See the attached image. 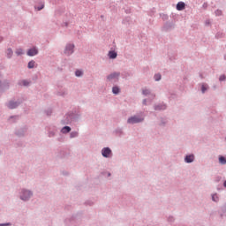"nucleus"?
<instances>
[{"label":"nucleus","mask_w":226,"mask_h":226,"mask_svg":"<svg viewBox=\"0 0 226 226\" xmlns=\"http://www.w3.org/2000/svg\"><path fill=\"white\" fill-rule=\"evenodd\" d=\"M225 79H226L225 75H222V76L219 78V80H220L221 82H222L223 80H225Z\"/></svg>","instance_id":"nucleus-27"},{"label":"nucleus","mask_w":226,"mask_h":226,"mask_svg":"<svg viewBox=\"0 0 226 226\" xmlns=\"http://www.w3.org/2000/svg\"><path fill=\"white\" fill-rule=\"evenodd\" d=\"M27 56H36L38 54V49L36 48H32L30 49H28V51L26 52Z\"/></svg>","instance_id":"nucleus-6"},{"label":"nucleus","mask_w":226,"mask_h":226,"mask_svg":"<svg viewBox=\"0 0 226 226\" xmlns=\"http://www.w3.org/2000/svg\"><path fill=\"white\" fill-rule=\"evenodd\" d=\"M212 200H214V202H218V194H213Z\"/></svg>","instance_id":"nucleus-22"},{"label":"nucleus","mask_w":226,"mask_h":226,"mask_svg":"<svg viewBox=\"0 0 226 226\" xmlns=\"http://www.w3.org/2000/svg\"><path fill=\"white\" fill-rule=\"evenodd\" d=\"M215 15L217 17H220V15H222V11H220V10L215 11Z\"/></svg>","instance_id":"nucleus-26"},{"label":"nucleus","mask_w":226,"mask_h":226,"mask_svg":"<svg viewBox=\"0 0 226 226\" xmlns=\"http://www.w3.org/2000/svg\"><path fill=\"white\" fill-rule=\"evenodd\" d=\"M219 162H220V163H222V165H225V164H226V159H225V157L220 156V157H219Z\"/></svg>","instance_id":"nucleus-19"},{"label":"nucleus","mask_w":226,"mask_h":226,"mask_svg":"<svg viewBox=\"0 0 226 226\" xmlns=\"http://www.w3.org/2000/svg\"><path fill=\"white\" fill-rule=\"evenodd\" d=\"M34 64H36V62L34 60H32L28 63V68H34Z\"/></svg>","instance_id":"nucleus-20"},{"label":"nucleus","mask_w":226,"mask_h":226,"mask_svg":"<svg viewBox=\"0 0 226 226\" xmlns=\"http://www.w3.org/2000/svg\"><path fill=\"white\" fill-rule=\"evenodd\" d=\"M154 79L156 80V81H158V80H161L162 79V75L161 74H155L154 75Z\"/></svg>","instance_id":"nucleus-24"},{"label":"nucleus","mask_w":226,"mask_h":226,"mask_svg":"<svg viewBox=\"0 0 226 226\" xmlns=\"http://www.w3.org/2000/svg\"><path fill=\"white\" fill-rule=\"evenodd\" d=\"M112 93H113L114 94H119V87H113V88H112Z\"/></svg>","instance_id":"nucleus-17"},{"label":"nucleus","mask_w":226,"mask_h":226,"mask_svg":"<svg viewBox=\"0 0 226 226\" xmlns=\"http://www.w3.org/2000/svg\"><path fill=\"white\" fill-rule=\"evenodd\" d=\"M15 54H17L18 56H22L24 55V49H22V48H18L15 50Z\"/></svg>","instance_id":"nucleus-15"},{"label":"nucleus","mask_w":226,"mask_h":226,"mask_svg":"<svg viewBox=\"0 0 226 226\" xmlns=\"http://www.w3.org/2000/svg\"><path fill=\"white\" fill-rule=\"evenodd\" d=\"M20 85H21V86H29V81L24 79V80H22V81L20 82Z\"/></svg>","instance_id":"nucleus-23"},{"label":"nucleus","mask_w":226,"mask_h":226,"mask_svg":"<svg viewBox=\"0 0 226 226\" xmlns=\"http://www.w3.org/2000/svg\"><path fill=\"white\" fill-rule=\"evenodd\" d=\"M142 121H144V117L137 115L129 117L127 123L128 124H137V123H142Z\"/></svg>","instance_id":"nucleus-1"},{"label":"nucleus","mask_w":226,"mask_h":226,"mask_svg":"<svg viewBox=\"0 0 226 226\" xmlns=\"http://www.w3.org/2000/svg\"><path fill=\"white\" fill-rule=\"evenodd\" d=\"M195 160V156L193 154L186 155L185 158V162L186 163H192Z\"/></svg>","instance_id":"nucleus-7"},{"label":"nucleus","mask_w":226,"mask_h":226,"mask_svg":"<svg viewBox=\"0 0 226 226\" xmlns=\"http://www.w3.org/2000/svg\"><path fill=\"white\" fill-rule=\"evenodd\" d=\"M8 109H17V107H19V102H9L7 104Z\"/></svg>","instance_id":"nucleus-8"},{"label":"nucleus","mask_w":226,"mask_h":226,"mask_svg":"<svg viewBox=\"0 0 226 226\" xmlns=\"http://www.w3.org/2000/svg\"><path fill=\"white\" fill-rule=\"evenodd\" d=\"M155 110H165L167 109V106L165 104H160L155 106Z\"/></svg>","instance_id":"nucleus-13"},{"label":"nucleus","mask_w":226,"mask_h":226,"mask_svg":"<svg viewBox=\"0 0 226 226\" xmlns=\"http://www.w3.org/2000/svg\"><path fill=\"white\" fill-rule=\"evenodd\" d=\"M207 89H208L207 84H202V86H201L202 93H206V91H207Z\"/></svg>","instance_id":"nucleus-16"},{"label":"nucleus","mask_w":226,"mask_h":226,"mask_svg":"<svg viewBox=\"0 0 226 226\" xmlns=\"http://www.w3.org/2000/svg\"><path fill=\"white\" fill-rule=\"evenodd\" d=\"M10 225H11V224H10V223L0 224V226H10Z\"/></svg>","instance_id":"nucleus-28"},{"label":"nucleus","mask_w":226,"mask_h":226,"mask_svg":"<svg viewBox=\"0 0 226 226\" xmlns=\"http://www.w3.org/2000/svg\"><path fill=\"white\" fill-rule=\"evenodd\" d=\"M75 75L76 77H82V75H84V72H82V71L78 70L75 72Z\"/></svg>","instance_id":"nucleus-21"},{"label":"nucleus","mask_w":226,"mask_h":226,"mask_svg":"<svg viewBox=\"0 0 226 226\" xmlns=\"http://www.w3.org/2000/svg\"><path fill=\"white\" fill-rule=\"evenodd\" d=\"M33 197V192L31 191H27L26 189H23L21 191L20 199L21 200H27L28 199H31Z\"/></svg>","instance_id":"nucleus-2"},{"label":"nucleus","mask_w":226,"mask_h":226,"mask_svg":"<svg viewBox=\"0 0 226 226\" xmlns=\"http://www.w3.org/2000/svg\"><path fill=\"white\" fill-rule=\"evenodd\" d=\"M73 49H75V45L69 43L65 46L64 54L65 56H72L73 53Z\"/></svg>","instance_id":"nucleus-3"},{"label":"nucleus","mask_w":226,"mask_h":226,"mask_svg":"<svg viewBox=\"0 0 226 226\" xmlns=\"http://www.w3.org/2000/svg\"><path fill=\"white\" fill-rule=\"evenodd\" d=\"M119 72H113L107 77V79L109 80V82H112V80L116 82L117 79H119Z\"/></svg>","instance_id":"nucleus-5"},{"label":"nucleus","mask_w":226,"mask_h":226,"mask_svg":"<svg viewBox=\"0 0 226 226\" xmlns=\"http://www.w3.org/2000/svg\"><path fill=\"white\" fill-rule=\"evenodd\" d=\"M143 105H147V100L145 99V100L143 101Z\"/></svg>","instance_id":"nucleus-29"},{"label":"nucleus","mask_w":226,"mask_h":226,"mask_svg":"<svg viewBox=\"0 0 226 226\" xmlns=\"http://www.w3.org/2000/svg\"><path fill=\"white\" fill-rule=\"evenodd\" d=\"M209 24H210V21H209V20H207V21H206V25H207V26H209Z\"/></svg>","instance_id":"nucleus-30"},{"label":"nucleus","mask_w":226,"mask_h":226,"mask_svg":"<svg viewBox=\"0 0 226 226\" xmlns=\"http://www.w3.org/2000/svg\"><path fill=\"white\" fill-rule=\"evenodd\" d=\"M109 59H116L117 57V53L114 50H110L108 54Z\"/></svg>","instance_id":"nucleus-11"},{"label":"nucleus","mask_w":226,"mask_h":226,"mask_svg":"<svg viewBox=\"0 0 226 226\" xmlns=\"http://www.w3.org/2000/svg\"><path fill=\"white\" fill-rule=\"evenodd\" d=\"M62 133H70V132H72V128L70 126H64L62 130H61Z\"/></svg>","instance_id":"nucleus-14"},{"label":"nucleus","mask_w":226,"mask_h":226,"mask_svg":"<svg viewBox=\"0 0 226 226\" xmlns=\"http://www.w3.org/2000/svg\"><path fill=\"white\" fill-rule=\"evenodd\" d=\"M224 58L226 59V56H224Z\"/></svg>","instance_id":"nucleus-32"},{"label":"nucleus","mask_w":226,"mask_h":226,"mask_svg":"<svg viewBox=\"0 0 226 226\" xmlns=\"http://www.w3.org/2000/svg\"><path fill=\"white\" fill-rule=\"evenodd\" d=\"M8 59H11V56H13V49L11 48H9L5 52Z\"/></svg>","instance_id":"nucleus-12"},{"label":"nucleus","mask_w":226,"mask_h":226,"mask_svg":"<svg viewBox=\"0 0 226 226\" xmlns=\"http://www.w3.org/2000/svg\"><path fill=\"white\" fill-rule=\"evenodd\" d=\"M142 94H145V96H147L149 94L150 98L154 99V94H151V91H149V89H143Z\"/></svg>","instance_id":"nucleus-10"},{"label":"nucleus","mask_w":226,"mask_h":226,"mask_svg":"<svg viewBox=\"0 0 226 226\" xmlns=\"http://www.w3.org/2000/svg\"><path fill=\"white\" fill-rule=\"evenodd\" d=\"M102 154L104 156V158H110L112 156V150L109 147H104L102 150Z\"/></svg>","instance_id":"nucleus-4"},{"label":"nucleus","mask_w":226,"mask_h":226,"mask_svg":"<svg viewBox=\"0 0 226 226\" xmlns=\"http://www.w3.org/2000/svg\"><path fill=\"white\" fill-rule=\"evenodd\" d=\"M35 8L38 10V11H40L43 10V8H45V4H41V6L35 7Z\"/></svg>","instance_id":"nucleus-25"},{"label":"nucleus","mask_w":226,"mask_h":226,"mask_svg":"<svg viewBox=\"0 0 226 226\" xmlns=\"http://www.w3.org/2000/svg\"><path fill=\"white\" fill-rule=\"evenodd\" d=\"M50 114H52V111H49V113H48V116H50Z\"/></svg>","instance_id":"nucleus-31"},{"label":"nucleus","mask_w":226,"mask_h":226,"mask_svg":"<svg viewBox=\"0 0 226 226\" xmlns=\"http://www.w3.org/2000/svg\"><path fill=\"white\" fill-rule=\"evenodd\" d=\"M71 139H75V137H79L78 132H72L70 134Z\"/></svg>","instance_id":"nucleus-18"},{"label":"nucleus","mask_w":226,"mask_h":226,"mask_svg":"<svg viewBox=\"0 0 226 226\" xmlns=\"http://www.w3.org/2000/svg\"><path fill=\"white\" fill-rule=\"evenodd\" d=\"M186 4L184 2H179L177 4V10H178V11H182V10H185Z\"/></svg>","instance_id":"nucleus-9"}]
</instances>
